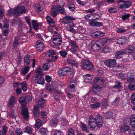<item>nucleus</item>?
I'll list each match as a JSON object with an SVG mask.
<instances>
[{
  "label": "nucleus",
  "mask_w": 135,
  "mask_h": 135,
  "mask_svg": "<svg viewBox=\"0 0 135 135\" xmlns=\"http://www.w3.org/2000/svg\"><path fill=\"white\" fill-rule=\"evenodd\" d=\"M95 119L92 116L89 117L88 124L92 130H94L102 126V117L98 115L96 117Z\"/></svg>",
  "instance_id": "obj_1"
},
{
  "label": "nucleus",
  "mask_w": 135,
  "mask_h": 135,
  "mask_svg": "<svg viewBox=\"0 0 135 135\" xmlns=\"http://www.w3.org/2000/svg\"><path fill=\"white\" fill-rule=\"evenodd\" d=\"M94 84L92 88V91L94 93L97 94L96 92L99 89H101L104 86L105 84V81L101 78H97L94 81Z\"/></svg>",
  "instance_id": "obj_2"
},
{
  "label": "nucleus",
  "mask_w": 135,
  "mask_h": 135,
  "mask_svg": "<svg viewBox=\"0 0 135 135\" xmlns=\"http://www.w3.org/2000/svg\"><path fill=\"white\" fill-rule=\"evenodd\" d=\"M27 10L24 7H17L13 9H11L9 10L7 13L8 15H14L15 16H20V14L26 13Z\"/></svg>",
  "instance_id": "obj_3"
},
{
  "label": "nucleus",
  "mask_w": 135,
  "mask_h": 135,
  "mask_svg": "<svg viewBox=\"0 0 135 135\" xmlns=\"http://www.w3.org/2000/svg\"><path fill=\"white\" fill-rule=\"evenodd\" d=\"M43 75L41 69L39 68L36 72V75L33 77L32 80L35 83L44 85V78H42Z\"/></svg>",
  "instance_id": "obj_4"
},
{
  "label": "nucleus",
  "mask_w": 135,
  "mask_h": 135,
  "mask_svg": "<svg viewBox=\"0 0 135 135\" xmlns=\"http://www.w3.org/2000/svg\"><path fill=\"white\" fill-rule=\"evenodd\" d=\"M91 15V14H88L84 17L85 20V21L89 22L90 26H92L100 27L102 25V23L99 22H95L94 19H90Z\"/></svg>",
  "instance_id": "obj_5"
},
{
  "label": "nucleus",
  "mask_w": 135,
  "mask_h": 135,
  "mask_svg": "<svg viewBox=\"0 0 135 135\" xmlns=\"http://www.w3.org/2000/svg\"><path fill=\"white\" fill-rule=\"evenodd\" d=\"M81 67L84 69L91 70L94 69L93 64L89 60H84L81 62Z\"/></svg>",
  "instance_id": "obj_6"
},
{
  "label": "nucleus",
  "mask_w": 135,
  "mask_h": 135,
  "mask_svg": "<svg viewBox=\"0 0 135 135\" xmlns=\"http://www.w3.org/2000/svg\"><path fill=\"white\" fill-rule=\"evenodd\" d=\"M45 102V100L43 98L40 99L38 100V104H36L34 106L33 112L35 117H37L39 115L38 108L39 107H43Z\"/></svg>",
  "instance_id": "obj_7"
},
{
  "label": "nucleus",
  "mask_w": 135,
  "mask_h": 135,
  "mask_svg": "<svg viewBox=\"0 0 135 135\" xmlns=\"http://www.w3.org/2000/svg\"><path fill=\"white\" fill-rule=\"evenodd\" d=\"M117 5L118 8L122 9L129 7L131 6V4L129 2L123 0H118Z\"/></svg>",
  "instance_id": "obj_8"
},
{
  "label": "nucleus",
  "mask_w": 135,
  "mask_h": 135,
  "mask_svg": "<svg viewBox=\"0 0 135 135\" xmlns=\"http://www.w3.org/2000/svg\"><path fill=\"white\" fill-rule=\"evenodd\" d=\"M69 45L71 47L70 51L72 53L75 54L79 50V48L76 41L71 40L69 42Z\"/></svg>",
  "instance_id": "obj_9"
},
{
  "label": "nucleus",
  "mask_w": 135,
  "mask_h": 135,
  "mask_svg": "<svg viewBox=\"0 0 135 135\" xmlns=\"http://www.w3.org/2000/svg\"><path fill=\"white\" fill-rule=\"evenodd\" d=\"M104 63L107 67L111 68L115 66L116 62L115 60L109 59L105 60Z\"/></svg>",
  "instance_id": "obj_10"
},
{
  "label": "nucleus",
  "mask_w": 135,
  "mask_h": 135,
  "mask_svg": "<svg viewBox=\"0 0 135 135\" xmlns=\"http://www.w3.org/2000/svg\"><path fill=\"white\" fill-rule=\"evenodd\" d=\"M61 37L59 35H54L53 37V42L55 45H60L62 42Z\"/></svg>",
  "instance_id": "obj_11"
},
{
  "label": "nucleus",
  "mask_w": 135,
  "mask_h": 135,
  "mask_svg": "<svg viewBox=\"0 0 135 135\" xmlns=\"http://www.w3.org/2000/svg\"><path fill=\"white\" fill-rule=\"evenodd\" d=\"M101 46L97 41L95 43L91 46L93 50L95 52H97L101 49Z\"/></svg>",
  "instance_id": "obj_12"
},
{
  "label": "nucleus",
  "mask_w": 135,
  "mask_h": 135,
  "mask_svg": "<svg viewBox=\"0 0 135 135\" xmlns=\"http://www.w3.org/2000/svg\"><path fill=\"white\" fill-rule=\"evenodd\" d=\"M23 131L29 134L32 133V130L30 127V125L28 124H25L23 127Z\"/></svg>",
  "instance_id": "obj_13"
},
{
  "label": "nucleus",
  "mask_w": 135,
  "mask_h": 135,
  "mask_svg": "<svg viewBox=\"0 0 135 135\" xmlns=\"http://www.w3.org/2000/svg\"><path fill=\"white\" fill-rule=\"evenodd\" d=\"M36 45V49L38 51H41L44 48V45L40 41H37Z\"/></svg>",
  "instance_id": "obj_14"
},
{
  "label": "nucleus",
  "mask_w": 135,
  "mask_h": 135,
  "mask_svg": "<svg viewBox=\"0 0 135 135\" xmlns=\"http://www.w3.org/2000/svg\"><path fill=\"white\" fill-rule=\"evenodd\" d=\"M132 74L128 73L127 74V80L130 84H133L135 83V81L134 78L132 77Z\"/></svg>",
  "instance_id": "obj_15"
},
{
  "label": "nucleus",
  "mask_w": 135,
  "mask_h": 135,
  "mask_svg": "<svg viewBox=\"0 0 135 135\" xmlns=\"http://www.w3.org/2000/svg\"><path fill=\"white\" fill-rule=\"evenodd\" d=\"M133 50H135V46L133 45H129L128 49H126L125 51H124V54H130L132 53Z\"/></svg>",
  "instance_id": "obj_16"
},
{
  "label": "nucleus",
  "mask_w": 135,
  "mask_h": 135,
  "mask_svg": "<svg viewBox=\"0 0 135 135\" xmlns=\"http://www.w3.org/2000/svg\"><path fill=\"white\" fill-rule=\"evenodd\" d=\"M54 7L57 11L58 13H60L61 14H65V11L63 8L61 7L59 5L54 6Z\"/></svg>",
  "instance_id": "obj_17"
},
{
  "label": "nucleus",
  "mask_w": 135,
  "mask_h": 135,
  "mask_svg": "<svg viewBox=\"0 0 135 135\" xmlns=\"http://www.w3.org/2000/svg\"><path fill=\"white\" fill-rule=\"evenodd\" d=\"M22 114L24 118L27 119L28 118L29 115L28 109L26 108H23Z\"/></svg>",
  "instance_id": "obj_18"
},
{
  "label": "nucleus",
  "mask_w": 135,
  "mask_h": 135,
  "mask_svg": "<svg viewBox=\"0 0 135 135\" xmlns=\"http://www.w3.org/2000/svg\"><path fill=\"white\" fill-rule=\"evenodd\" d=\"M126 41V38L124 37H123L117 40V43L122 45L125 44Z\"/></svg>",
  "instance_id": "obj_19"
},
{
  "label": "nucleus",
  "mask_w": 135,
  "mask_h": 135,
  "mask_svg": "<svg viewBox=\"0 0 135 135\" xmlns=\"http://www.w3.org/2000/svg\"><path fill=\"white\" fill-rule=\"evenodd\" d=\"M46 18L47 23L50 26H54V21L50 16H47L46 17Z\"/></svg>",
  "instance_id": "obj_20"
},
{
  "label": "nucleus",
  "mask_w": 135,
  "mask_h": 135,
  "mask_svg": "<svg viewBox=\"0 0 135 135\" xmlns=\"http://www.w3.org/2000/svg\"><path fill=\"white\" fill-rule=\"evenodd\" d=\"M74 27V25L72 23H71L70 24H69V25L67 27L66 29L68 31L74 34H75L76 33V31L74 29L72 28V27Z\"/></svg>",
  "instance_id": "obj_21"
},
{
  "label": "nucleus",
  "mask_w": 135,
  "mask_h": 135,
  "mask_svg": "<svg viewBox=\"0 0 135 135\" xmlns=\"http://www.w3.org/2000/svg\"><path fill=\"white\" fill-rule=\"evenodd\" d=\"M16 102L15 97L14 96H11L9 99L8 103V106L10 107L13 105Z\"/></svg>",
  "instance_id": "obj_22"
},
{
  "label": "nucleus",
  "mask_w": 135,
  "mask_h": 135,
  "mask_svg": "<svg viewBox=\"0 0 135 135\" xmlns=\"http://www.w3.org/2000/svg\"><path fill=\"white\" fill-rule=\"evenodd\" d=\"M8 24H6L4 25L3 30V35L4 36H6L8 34Z\"/></svg>",
  "instance_id": "obj_23"
},
{
  "label": "nucleus",
  "mask_w": 135,
  "mask_h": 135,
  "mask_svg": "<svg viewBox=\"0 0 135 135\" xmlns=\"http://www.w3.org/2000/svg\"><path fill=\"white\" fill-rule=\"evenodd\" d=\"M92 76L90 74L85 75L84 80V82L87 83H90L91 81Z\"/></svg>",
  "instance_id": "obj_24"
},
{
  "label": "nucleus",
  "mask_w": 135,
  "mask_h": 135,
  "mask_svg": "<svg viewBox=\"0 0 135 135\" xmlns=\"http://www.w3.org/2000/svg\"><path fill=\"white\" fill-rule=\"evenodd\" d=\"M129 128V126L126 124L122 126L120 128V131L123 133L128 131Z\"/></svg>",
  "instance_id": "obj_25"
},
{
  "label": "nucleus",
  "mask_w": 135,
  "mask_h": 135,
  "mask_svg": "<svg viewBox=\"0 0 135 135\" xmlns=\"http://www.w3.org/2000/svg\"><path fill=\"white\" fill-rule=\"evenodd\" d=\"M32 24L34 29L37 31L39 29V25L37 21L34 20L32 21Z\"/></svg>",
  "instance_id": "obj_26"
},
{
  "label": "nucleus",
  "mask_w": 135,
  "mask_h": 135,
  "mask_svg": "<svg viewBox=\"0 0 135 135\" xmlns=\"http://www.w3.org/2000/svg\"><path fill=\"white\" fill-rule=\"evenodd\" d=\"M67 61L69 64H71L73 66H74L76 67L78 66L77 62H76L73 59H67Z\"/></svg>",
  "instance_id": "obj_27"
},
{
  "label": "nucleus",
  "mask_w": 135,
  "mask_h": 135,
  "mask_svg": "<svg viewBox=\"0 0 135 135\" xmlns=\"http://www.w3.org/2000/svg\"><path fill=\"white\" fill-rule=\"evenodd\" d=\"M47 114L46 112H42L41 113V119L44 122H46L48 119V117H47Z\"/></svg>",
  "instance_id": "obj_28"
},
{
  "label": "nucleus",
  "mask_w": 135,
  "mask_h": 135,
  "mask_svg": "<svg viewBox=\"0 0 135 135\" xmlns=\"http://www.w3.org/2000/svg\"><path fill=\"white\" fill-rule=\"evenodd\" d=\"M56 54V52L53 50H48L45 53L46 56L49 57H50L52 56L55 55Z\"/></svg>",
  "instance_id": "obj_29"
},
{
  "label": "nucleus",
  "mask_w": 135,
  "mask_h": 135,
  "mask_svg": "<svg viewBox=\"0 0 135 135\" xmlns=\"http://www.w3.org/2000/svg\"><path fill=\"white\" fill-rule=\"evenodd\" d=\"M77 89L76 85L74 84H71L70 85L69 88V90L71 92H75Z\"/></svg>",
  "instance_id": "obj_30"
},
{
  "label": "nucleus",
  "mask_w": 135,
  "mask_h": 135,
  "mask_svg": "<svg viewBox=\"0 0 135 135\" xmlns=\"http://www.w3.org/2000/svg\"><path fill=\"white\" fill-rule=\"evenodd\" d=\"M64 71H65L66 75H69L73 72V69L70 67H66L64 68Z\"/></svg>",
  "instance_id": "obj_31"
},
{
  "label": "nucleus",
  "mask_w": 135,
  "mask_h": 135,
  "mask_svg": "<svg viewBox=\"0 0 135 135\" xmlns=\"http://www.w3.org/2000/svg\"><path fill=\"white\" fill-rule=\"evenodd\" d=\"M97 41L102 46L103 45L107 43L109 41V40L106 38H104L98 40Z\"/></svg>",
  "instance_id": "obj_32"
},
{
  "label": "nucleus",
  "mask_w": 135,
  "mask_h": 135,
  "mask_svg": "<svg viewBox=\"0 0 135 135\" xmlns=\"http://www.w3.org/2000/svg\"><path fill=\"white\" fill-rule=\"evenodd\" d=\"M39 132L42 135H46L48 132V131L46 128H42L40 129Z\"/></svg>",
  "instance_id": "obj_33"
},
{
  "label": "nucleus",
  "mask_w": 135,
  "mask_h": 135,
  "mask_svg": "<svg viewBox=\"0 0 135 135\" xmlns=\"http://www.w3.org/2000/svg\"><path fill=\"white\" fill-rule=\"evenodd\" d=\"M92 35L94 37H99L104 36V34L102 32H97L95 33H93Z\"/></svg>",
  "instance_id": "obj_34"
},
{
  "label": "nucleus",
  "mask_w": 135,
  "mask_h": 135,
  "mask_svg": "<svg viewBox=\"0 0 135 135\" xmlns=\"http://www.w3.org/2000/svg\"><path fill=\"white\" fill-rule=\"evenodd\" d=\"M19 101V103H21L23 107H24L25 105L26 104V99L24 98L21 97L20 98Z\"/></svg>",
  "instance_id": "obj_35"
},
{
  "label": "nucleus",
  "mask_w": 135,
  "mask_h": 135,
  "mask_svg": "<svg viewBox=\"0 0 135 135\" xmlns=\"http://www.w3.org/2000/svg\"><path fill=\"white\" fill-rule=\"evenodd\" d=\"M51 135H63V132L60 130H56L53 131Z\"/></svg>",
  "instance_id": "obj_36"
},
{
  "label": "nucleus",
  "mask_w": 135,
  "mask_h": 135,
  "mask_svg": "<svg viewBox=\"0 0 135 135\" xmlns=\"http://www.w3.org/2000/svg\"><path fill=\"white\" fill-rule=\"evenodd\" d=\"M8 128L5 126H3L2 129L0 131V135H6L7 132Z\"/></svg>",
  "instance_id": "obj_37"
},
{
  "label": "nucleus",
  "mask_w": 135,
  "mask_h": 135,
  "mask_svg": "<svg viewBox=\"0 0 135 135\" xmlns=\"http://www.w3.org/2000/svg\"><path fill=\"white\" fill-rule=\"evenodd\" d=\"M56 9L54 6L51 10V16L54 17H55L56 16L58 13Z\"/></svg>",
  "instance_id": "obj_38"
},
{
  "label": "nucleus",
  "mask_w": 135,
  "mask_h": 135,
  "mask_svg": "<svg viewBox=\"0 0 135 135\" xmlns=\"http://www.w3.org/2000/svg\"><path fill=\"white\" fill-rule=\"evenodd\" d=\"M22 89L24 91H25L27 90V83L26 81H23L21 83Z\"/></svg>",
  "instance_id": "obj_39"
},
{
  "label": "nucleus",
  "mask_w": 135,
  "mask_h": 135,
  "mask_svg": "<svg viewBox=\"0 0 135 135\" xmlns=\"http://www.w3.org/2000/svg\"><path fill=\"white\" fill-rule=\"evenodd\" d=\"M30 56L28 55H25L24 58V61L25 63L26 64H30Z\"/></svg>",
  "instance_id": "obj_40"
},
{
  "label": "nucleus",
  "mask_w": 135,
  "mask_h": 135,
  "mask_svg": "<svg viewBox=\"0 0 135 135\" xmlns=\"http://www.w3.org/2000/svg\"><path fill=\"white\" fill-rule=\"evenodd\" d=\"M124 54V51H120L117 52L115 55V57L116 58H121L122 55Z\"/></svg>",
  "instance_id": "obj_41"
},
{
  "label": "nucleus",
  "mask_w": 135,
  "mask_h": 135,
  "mask_svg": "<svg viewBox=\"0 0 135 135\" xmlns=\"http://www.w3.org/2000/svg\"><path fill=\"white\" fill-rule=\"evenodd\" d=\"M58 123V120L57 119L50 120V124L51 126H55L57 125Z\"/></svg>",
  "instance_id": "obj_42"
},
{
  "label": "nucleus",
  "mask_w": 135,
  "mask_h": 135,
  "mask_svg": "<svg viewBox=\"0 0 135 135\" xmlns=\"http://www.w3.org/2000/svg\"><path fill=\"white\" fill-rule=\"evenodd\" d=\"M81 127L82 129L85 131L86 132H88V129L87 126L84 123H81Z\"/></svg>",
  "instance_id": "obj_43"
},
{
  "label": "nucleus",
  "mask_w": 135,
  "mask_h": 135,
  "mask_svg": "<svg viewBox=\"0 0 135 135\" xmlns=\"http://www.w3.org/2000/svg\"><path fill=\"white\" fill-rule=\"evenodd\" d=\"M65 19L67 21H74L76 19V18L73 17V16H69L68 15L66 16Z\"/></svg>",
  "instance_id": "obj_44"
},
{
  "label": "nucleus",
  "mask_w": 135,
  "mask_h": 135,
  "mask_svg": "<svg viewBox=\"0 0 135 135\" xmlns=\"http://www.w3.org/2000/svg\"><path fill=\"white\" fill-rule=\"evenodd\" d=\"M131 103L134 105H135V93L132 94L131 97Z\"/></svg>",
  "instance_id": "obj_45"
},
{
  "label": "nucleus",
  "mask_w": 135,
  "mask_h": 135,
  "mask_svg": "<svg viewBox=\"0 0 135 135\" xmlns=\"http://www.w3.org/2000/svg\"><path fill=\"white\" fill-rule=\"evenodd\" d=\"M112 50V49L108 46H106L103 49L102 52L104 53H107L111 51Z\"/></svg>",
  "instance_id": "obj_46"
},
{
  "label": "nucleus",
  "mask_w": 135,
  "mask_h": 135,
  "mask_svg": "<svg viewBox=\"0 0 135 135\" xmlns=\"http://www.w3.org/2000/svg\"><path fill=\"white\" fill-rule=\"evenodd\" d=\"M130 16V15L129 13H127L123 15L121 18L123 20H128Z\"/></svg>",
  "instance_id": "obj_47"
},
{
  "label": "nucleus",
  "mask_w": 135,
  "mask_h": 135,
  "mask_svg": "<svg viewBox=\"0 0 135 135\" xmlns=\"http://www.w3.org/2000/svg\"><path fill=\"white\" fill-rule=\"evenodd\" d=\"M58 74L59 75L62 76L65 75V71H64V68L62 69H59L58 71Z\"/></svg>",
  "instance_id": "obj_48"
},
{
  "label": "nucleus",
  "mask_w": 135,
  "mask_h": 135,
  "mask_svg": "<svg viewBox=\"0 0 135 135\" xmlns=\"http://www.w3.org/2000/svg\"><path fill=\"white\" fill-rule=\"evenodd\" d=\"M61 123L64 125H67L69 124V123L68 121L65 118H61Z\"/></svg>",
  "instance_id": "obj_49"
},
{
  "label": "nucleus",
  "mask_w": 135,
  "mask_h": 135,
  "mask_svg": "<svg viewBox=\"0 0 135 135\" xmlns=\"http://www.w3.org/2000/svg\"><path fill=\"white\" fill-rule=\"evenodd\" d=\"M57 59V57L56 56H52L49 57L48 59L49 61H55Z\"/></svg>",
  "instance_id": "obj_50"
},
{
  "label": "nucleus",
  "mask_w": 135,
  "mask_h": 135,
  "mask_svg": "<svg viewBox=\"0 0 135 135\" xmlns=\"http://www.w3.org/2000/svg\"><path fill=\"white\" fill-rule=\"evenodd\" d=\"M100 105V103L98 102L96 103L91 104L90 105L91 107L94 108H96L99 107Z\"/></svg>",
  "instance_id": "obj_51"
},
{
  "label": "nucleus",
  "mask_w": 135,
  "mask_h": 135,
  "mask_svg": "<svg viewBox=\"0 0 135 135\" xmlns=\"http://www.w3.org/2000/svg\"><path fill=\"white\" fill-rule=\"evenodd\" d=\"M29 70V67H24L22 69V74H27Z\"/></svg>",
  "instance_id": "obj_52"
},
{
  "label": "nucleus",
  "mask_w": 135,
  "mask_h": 135,
  "mask_svg": "<svg viewBox=\"0 0 135 135\" xmlns=\"http://www.w3.org/2000/svg\"><path fill=\"white\" fill-rule=\"evenodd\" d=\"M115 85L113 87L114 88H116L118 90L121 87L120 83L119 82L116 81L115 82Z\"/></svg>",
  "instance_id": "obj_53"
},
{
  "label": "nucleus",
  "mask_w": 135,
  "mask_h": 135,
  "mask_svg": "<svg viewBox=\"0 0 135 135\" xmlns=\"http://www.w3.org/2000/svg\"><path fill=\"white\" fill-rule=\"evenodd\" d=\"M129 89L130 90H133L135 89V83L134 84H130L128 86Z\"/></svg>",
  "instance_id": "obj_54"
},
{
  "label": "nucleus",
  "mask_w": 135,
  "mask_h": 135,
  "mask_svg": "<svg viewBox=\"0 0 135 135\" xmlns=\"http://www.w3.org/2000/svg\"><path fill=\"white\" fill-rule=\"evenodd\" d=\"M119 97H117L115 100L112 102L113 105H117L119 104Z\"/></svg>",
  "instance_id": "obj_55"
},
{
  "label": "nucleus",
  "mask_w": 135,
  "mask_h": 135,
  "mask_svg": "<svg viewBox=\"0 0 135 135\" xmlns=\"http://www.w3.org/2000/svg\"><path fill=\"white\" fill-rule=\"evenodd\" d=\"M15 132L18 135H21L23 134V132L20 128H16V129Z\"/></svg>",
  "instance_id": "obj_56"
},
{
  "label": "nucleus",
  "mask_w": 135,
  "mask_h": 135,
  "mask_svg": "<svg viewBox=\"0 0 135 135\" xmlns=\"http://www.w3.org/2000/svg\"><path fill=\"white\" fill-rule=\"evenodd\" d=\"M25 20L28 24L29 26L30 27H31V22L30 21V18L29 16H26L25 17Z\"/></svg>",
  "instance_id": "obj_57"
},
{
  "label": "nucleus",
  "mask_w": 135,
  "mask_h": 135,
  "mask_svg": "<svg viewBox=\"0 0 135 135\" xmlns=\"http://www.w3.org/2000/svg\"><path fill=\"white\" fill-rule=\"evenodd\" d=\"M108 11L110 13H115L116 12V9L114 7H110L108 9Z\"/></svg>",
  "instance_id": "obj_58"
},
{
  "label": "nucleus",
  "mask_w": 135,
  "mask_h": 135,
  "mask_svg": "<svg viewBox=\"0 0 135 135\" xmlns=\"http://www.w3.org/2000/svg\"><path fill=\"white\" fill-rule=\"evenodd\" d=\"M117 32L119 33H122L126 31L123 28H117L116 30Z\"/></svg>",
  "instance_id": "obj_59"
},
{
  "label": "nucleus",
  "mask_w": 135,
  "mask_h": 135,
  "mask_svg": "<svg viewBox=\"0 0 135 135\" xmlns=\"http://www.w3.org/2000/svg\"><path fill=\"white\" fill-rule=\"evenodd\" d=\"M68 135H75L73 129L72 128L70 129L68 132Z\"/></svg>",
  "instance_id": "obj_60"
},
{
  "label": "nucleus",
  "mask_w": 135,
  "mask_h": 135,
  "mask_svg": "<svg viewBox=\"0 0 135 135\" xmlns=\"http://www.w3.org/2000/svg\"><path fill=\"white\" fill-rule=\"evenodd\" d=\"M61 56L63 57H65L67 54V53L65 51H60L59 52Z\"/></svg>",
  "instance_id": "obj_61"
},
{
  "label": "nucleus",
  "mask_w": 135,
  "mask_h": 135,
  "mask_svg": "<svg viewBox=\"0 0 135 135\" xmlns=\"http://www.w3.org/2000/svg\"><path fill=\"white\" fill-rule=\"evenodd\" d=\"M49 67V64L46 63L44 64L43 66V69L45 70H47Z\"/></svg>",
  "instance_id": "obj_62"
},
{
  "label": "nucleus",
  "mask_w": 135,
  "mask_h": 135,
  "mask_svg": "<svg viewBox=\"0 0 135 135\" xmlns=\"http://www.w3.org/2000/svg\"><path fill=\"white\" fill-rule=\"evenodd\" d=\"M95 11V9L94 8H91L86 10L85 12L86 13H91L94 12Z\"/></svg>",
  "instance_id": "obj_63"
},
{
  "label": "nucleus",
  "mask_w": 135,
  "mask_h": 135,
  "mask_svg": "<svg viewBox=\"0 0 135 135\" xmlns=\"http://www.w3.org/2000/svg\"><path fill=\"white\" fill-rule=\"evenodd\" d=\"M129 134V135H135V128L130 130Z\"/></svg>",
  "instance_id": "obj_64"
}]
</instances>
